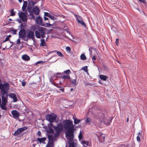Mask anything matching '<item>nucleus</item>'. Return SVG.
I'll use <instances>...</instances> for the list:
<instances>
[{
	"mask_svg": "<svg viewBox=\"0 0 147 147\" xmlns=\"http://www.w3.org/2000/svg\"><path fill=\"white\" fill-rule=\"evenodd\" d=\"M63 127L67 130L65 133V136L72 137L74 136L75 130L73 121L70 120H66L63 122Z\"/></svg>",
	"mask_w": 147,
	"mask_h": 147,
	"instance_id": "obj_1",
	"label": "nucleus"
},
{
	"mask_svg": "<svg viewBox=\"0 0 147 147\" xmlns=\"http://www.w3.org/2000/svg\"><path fill=\"white\" fill-rule=\"evenodd\" d=\"M9 89V84L8 83H4V84L0 83V90L1 91L2 95L5 96L7 94V92Z\"/></svg>",
	"mask_w": 147,
	"mask_h": 147,
	"instance_id": "obj_2",
	"label": "nucleus"
},
{
	"mask_svg": "<svg viewBox=\"0 0 147 147\" xmlns=\"http://www.w3.org/2000/svg\"><path fill=\"white\" fill-rule=\"evenodd\" d=\"M46 29L42 27H39L38 29V31H36L35 34L36 36L38 38L45 37Z\"/></svg>",
	"mask_w": 147,
	"mask_h": 147,
	"instance_id": "obj_3",
	"label": "nucleus"
},
{
	"mask_svg": "<svg viewBox=\"0 0 147 147\" xmlns=\"http://www.w3.org/2000/svg\"><path fill=\"white\" fill-rule=\"evenodd\" d=\"M99 120L101 122L104 123L106 125H108L111 122L112 119H110L106 114H101L99 118Z\"/></svg>",
	"mask_w": 147,
	"mask_h": 147,
	"instance_id": "obj_4",
	"label": "nucleus"
},
{
	"mask_svg": "<svg viewBox=\"0 0 147 147\" xmlns=\"http://www.w3.org/2000/svg\"><path fill=\"white\" fill-rule=\"evenodd\" d=\"M5 97L4 96L2 95L1 98L2 100V104L0 103V106L2 109L6 110L7 108L5 107L6 103L7 102V96L8 95L7 94H5Z\"/></svg>",
	"mask_w": 147,
	"mask_h": 147,
	"instance_id": "obj_5",
	"label": "nucleus"
},
{
	"mask_svg": "<svg viewBox=\"0 0 147 147\" xmlns=\"http://www.w3.org/2000/svg\"><path fill=\"white\" fill-rule=\"evenodd\" d=\"M57 116L54 113L48 114L46 115L47 119L49 122H54L55 121Z\"/></svg>",
	"mask_w": 147,
	"mask_h": 147,
	"instance_id": "obj_6",
	"label": "nucleus"
},
{
	"mask_svg": "<svg viewBox=\"0 0 147 147\" xmlns=\"http://www.w3.org/2000/svg\"><path fill=\"white\" fill-rule=\"evenodd\" d=\"M54 129L56 132V135L57 136H59L60 132L62 130V125L61 123H59L57 124L56 126H55Z\"/></svg>",
	"mask_w": 147,
	"mask_h": 147,
	"instance_id": "obj_7",
	"label": "nucleus"
},
{
	"mask_svg": "<svg viewBox=\"0 0 147 147\" xmlns=\"http://www.w3.org/2000/svg\"><path fill=\"white\" fill-rule=\"evenodd\" d=\"M26 13L23 12L22 11L18 13L20 18L23 22H26L27 20Z\"/></svg>",
	"mask_w": 147,
	"mask_h": 147,
	"instance_id": "obj_8",
	"label": "nucleus"
},
{
	"mask_svg": "<svg viewBox=\"0 0 147 147\" xmlns=\"http://www.w3.org/2000/svg\"><path fill=\"white\" fill-rule=\"evenodd\" d=\"M74 16L76 18L77 21L80 24L85 27H86V25L82 20V18L79 16H78L75 14Z\"/></svg>",
	"mask_w": 147,
	"mask_h": 147,
	"instance_id": "obj_9",
	"label": "nucleus"
},
{
	"mask_svg": "<svg viewBox=\"0 0 147 147\" xmlns=\"http://www.w3.org/2000/svg\"><path fill=\"white\" fill-rule=\"evenodd\" d=\"M66 138L69 141V147H75L74 142H73L74 136H67L66 137Z\"/></svg>",
	"mask_w": 147,
	"mask_h": 147,
	"instance_id": "obj_10",
	"label": "nucleus"
},
{
	"mask_svg": "<svg viewBox=\"0 0 147 147\" xmlns=\"http://www.w3.org/2000/svg\"><path fill=\"white\" fill-rule=\"evenodd\" d=\"M48 138L49 140L47 145L48 146L50 145V146L53 147V140L54 136L50 134L48 136Z\"/></svg>",
	"mask_w": 147,
	"mask_h": 147,
	"instance_id": "obj_11",
	"label": "nucleus"
},
{
	"mask_svg": "<svg viewBox=\"0 0 147 147\" xmlns=\"http://www.w3.org/2000/svg\"><path fill=\"white\" fill-rule=\"evenodd\" d=\"M27 37L29 39H32L33 40L34 39V32L30 30L28 31Z\"/></svg>",
	"mask_w": 147,
	"mask_h": 147,
	"instance_id": "obj_12",
	"label": "nucleus"
},
{
	"mask_svg": "<svg viewBox=\"0 0 147 147\" xmlns=\"http://www.w3.org/2000/svg\"><path fill=\"white\" fill-rule=\"evenodd\" d=\"M26 34L25 30L24 29H21L19 32V38H24Z\"/></svg>",
	"mask_w": 147,
	"mask_h": 147,
	"instance_id": "obj_13",
	"label": "nucleus"
},
{
	"mask_svg": "<svg viewBox=\"0 0 147 147\" xmlns=\"http://www.w3.org/2000/svg\"><path fill=\"white\" fill-rule=\"evenodd\" d=\"M11 114L13 117L15 118H18L20 116V113L16 110H13L11 111Z\"/></svg>",
	"mask_w": 147,
	"mask_h": 147,
	"instance_id": "obj_14",
	"label": "nucleus"
},
{
	"mask_svg": "<svg viewBox=\"0 0 147 147\" xmlns=\"http://www.w3.org/2000/svg\"><path fill=\"white\" fill-rule=\"evenodd\" d=\"M8 96L11 98L13 99V102H16L17 101V99L16 94L15 93H10Z\"/></svg>",
	"mask_w": 147,
	"mask_h": 147,
	"instance_id": "obj_15",
	"label": "nucleus"
},
{
	"mask_svg": "<svg viewBox=\"0 0 147 147\" xmlns=\"http://www.w3.org/2000/svg\"><path fill=\"white\" fill-rule=\"evenodd\" d=\"M40 12V10L37 7H35L33 8L32 9V13L36 15H38Z\"/></svg>",
	"mask_w": 147,
	"mask_h": 147,
	"instance_id": "obj_16",
	"label": "nucleus"
},
{
	"mask_svg": "<svg viewBox=\"0 0 147 147\" xmlns=\"http://www.w3.org/2000/svg\"><path fill=\"white\" fill-rule=\"evenodd\" d=\"M56 52L57 53L59 57H64L63 55L61 52L59 51H51L49 52V54H50L51 53H54Z\"/></svg>",
	"mask_w": 147,
	"mask_h": 147,
	"instance_id": "obj_17",
	"label": "nucleus"
},
{
	"mask_svg": "<svg viewBox=\"0 0 147 147\" xmlns=\"http://www.w3.org/2000/svg\"><path fill=\"white\" fill-rule=\"evenodd\" d=\"M27 2L26 1H24L23 3V5L22 7V9L23 11L27 13L26 8L27 6Z\"/></svg>",
	"mask_w": 147,
	"mask_h": 147,
	"instance_id": "obj_18",
	"label": "nucleus"
},
{
	"mask_svg": "<svg viewBox=\"0 0 147 147\" xmlns=\"http://www.w3.org/2000/svg\"><path fill=\"white\" fill-rule=\"evenodd\" d=\"M36 23L37 24L42 25V20L41 18L40 17H37L36 20Z\"/></svg>",
	"mask_w": 147,
	"mask_h": 147,
	"instance_id": "obj_19",
	"label": "nucleus"
},
{
	"mask_svg": "<svg viewBox=\"0 0 147 147\" xmlns=\"http://www.w3.org/2000/svg\"><path fill=\"white\" fill-rule=\"evenodd\" d=\"M80 142L83 145V146H85L86 145V146H90V144L89 143V142L88 141H85V140H82L80 141Z\"/></svg>",
	"mask_w": 147,
	"mask_h": 147,
	"instance_id": "obj_20",
	"label": "nucleus"
},
{
	"mask_svg": "<svg viewBox=\"0 0 147 147\" xmlns=\"http://www.w3.org/2000/svg\"><path fill=\"white\" fill-rule=\"evenodd\" d=\"M46 139V138L45 137L41 138H38L37 139V140L40 143H42L44 144Z\"/></svg>",
	"mask_w": 147,
	"mask_h": 147,
	"instance_id": "obj_21",
	"label": "nucleus"
},
{
	"mask_svg": "<svg viewBox=\"0 0 147 147\" xmlns=\"http://www.w3.org/2000/svg\"><path fill=\"white\" fill-rule=\"evenodd\" d=\"M27 11L30 13V15H32L34 17V16L32 14V9L31 7H30L28 5L27 7Z\"/></svg>",
	"mask_w": 147,
	"mask_h": 147,
	"instance_id": "obj_22",
	"label": "nucleus"
},
{
	"mask_svg": "<svg viewBox=\"0 0 147 147\" xmlns=\"http://www.w3.org/2000/svg\"><path fill=\"white\" fill-rule=\"evenodd\" d=\"M22 58L25 61H28L30 59L29 57L26 55H23Z\"/></svg>",
	"mask_w": 147,
	"mask_h": 147,
	"instance_id": "obj_23",
	"label": "nucleus"
},
{
	"mask_svg": "<svg viewBox=\"0 0 147 147\" xmlns=\"http://www.w3.org/2000/svg\"><path fill=\"white\" fill-rule=\"evenodd\" d=\"M100 78L102 80H103L104 81H106L107 79L108 78V77L105 75H100Z\"/></svg>",
	"mask_w": 147,
	"mask_h": 147,
	"instance_id": "obj_24",
	"label": "nucleus"
},
{
	"mask_svg": "<svg viewBox=\"0 0 147 147\" xmlns=\"http://www.w3.org/2000/svg\"><path fill=\"white\" fill-rule=\"evenodd\" d=\"M142 132H139L138 133V136L137 137V140L138 142H140V138L142 136Z\"/></svg>",
	"mask_w": 147,
	"mask_h": 147,
	"instance_id": "obj_25",
	"label": "nucleus"
},
{
	"mask_svg": "<svg viewBox=\"0 0 147 147\" xmlns=\"http://www.w3.org/2000/svg\"><path fill=\"white\" fill-rule=\"evenodd\" d=\"M21 133L20 129L18 128L15 131L14 134V135L15 136H17Z\"/></svg>",
	"mask_w": 147,
	"mask_h": 147,
	"instance_id": "obj_26",
	"label": "nucleus"
},
{
	"mask_svg": "<svg viewBox=\"0 0 147 147\" xmlns=\"http://www.w3.org/2000/svg\"><path fill=\"white\" fill-rule=\"evenodd\" d=\"M41 42L40 45L41 46H44L46 45V42L44 39H41L40 40Z\"/></svg>",
	"mask_w": 147,
	"mask_h": 147,
	"instance_id": "obj_27",
	"label": "nucleus"
},
{
	"mask_svg": "<svg viewBox=\"0 0 147 147\" xmlns=\"http://www.w3.org/2000/svg\"><path fill=\"white\" fill-rule=\"evenodd\" d=\"M62 79L65 80V79H71L70 77L69 76L65 75L64 76L61 77Z\"/></svg>",
	"mask_w": 147,
	"mask_h": 147,
	"instance_id": "obj_28",
	"label": "nucleus"
},
{
	"mask_svg": "<svg viewBox=\"0 0 147 147\" xmlns=\"http://www.w3.org/2000/svg\"><path fill=\"white\" fill-rule=\"evenodd\" d=\"M27 127H24L22 128H19V129H20V131L22 133L24 131L26 130L27 129Z\"/></svg>",
	"mask_w": 147,
	"mask_h": 147,
	"instance_id": "obj_29",
	"label": "nucleus"
},
{
	"mask_svg": "<svg viewBox=\"0 0 147 147\" xmlns=\"http://www.w3.org/2000/svg\"><path fill=\"white\" fill-rule=\"evenodd\" d=\"M11 36L10 35H8V36H7L5 38V39L3 41H2V42H4L8 40H9V39L10 38Z\"/></svg>",
	"mask_w": 147,
	"mask_h": 147,
	"instance_id": "obj_30",
	"label": "nucleus"
},
{
	"mask_svg": "<svg viewBox=\"0 0 147 147\" xmlns=\"http://www.w3.org/2000/svg\"><path fill=\"white\" fill-rule=\"evenodd\" d=\"M81 120H79L76 118H75L74 119V123L75 124H78L81 121Z\"/></svg>",
	"mask_w": 147,
	"mask_h": 147,
	"instance_id": "obj_31",
	"label": "nucleus"
},
{
	"mask_svg": "<svg viewBox=\"0 0 147 147\" xmlns=\"http://www.w3.org/2000/svg\"><path fill=\"white\" fill-rule=\"evenodd\" d=\"M72 84L74 85H77V80L76 79H73L72 80H71Z\"/></svg>",
	"mask_w": 147,
	"mask_h": 147,
	"instance_id": "obj_32",
	"label": "nucleus"
},
{
	"mask_svg": "<svg viewBox=\"0 0 147 147\" xmlns=\"http://www.w3.org/2000/svg\"><path fill=\"white\" fill-rule=\"evenodd\" d=\"M80 58L82 60H85L86 58L85 55L83 54H82L80 56Z\"/></svg>",
	"mask_w": 147,
	"mask_h": 147,
	"instance_id": "obj_33",
	"label": "nucleus"
},
{
	"mask_svg": "<svg viewBox=\"0 0 147 147\" xmlns=\"http://www.w3.org/2000/svg\"><path fill=\"white\" fill-rule=\"evenodd\" d=\"M43 26L45 27H51V26H53L52 24H51L49 23H46Z\"/></svg>",
	"mask_w": 147,
	"mask_h": 147,
	"instance_id": "obj_34",
	"label": "nucleus"
},
{
	"mask_svg": "<svg viewBox=\"0 0 147 147\" xmlns=\"http://www.w3.org/2000/svg\"><path fill=\"white\" fill-rule=\"evenodd\" d=\"M65 49L66 51L67 52V53H71V48H70L69 47H67Z\"/></svg>",
	"mask_w": 147,
	"mask_h": 147,
	"instance_id": "obj_35",
	"label": "nucleus"
},
{
	"mask_svg": "<svg viewBox=\"0 0 147 147\" xmlns=\"http://www.w3.org/2000/svg\"><path fill=\"white\" fill-rule=\"evenodd\" d=\"M86 123L88 124H90V119L89 118H87L86 121Z\"/></svg>",
	"mask_w": 147,
	"mask_h": 147,
	"instance_id": "obj_36",
	"label": "nucleus"
},
{
	"mask_svg": "<svg viewBox=\"0 0 147 147\" xmlns=\"http://www.w3.org/2000/svg\"><path fill=\"white\" fill-rule=\"evenodd\" d=\"M82 134L81 133V131H80L79 135L78 136V138H79V140L80 141L82 140Z\"/></svg>",
	"mask_w": 147,
	"mask_h": 147,
	"instance_id": "obj_37",
	"label": "nucleus"
},
{
	"mask_svg": "<svg viewBox=\"0 0 147 147\" xmlns=\"http://www.w3.org/2000/svg\"><path fill=\"white\" fill-rule=\"evenodd\" d=\"M63 72L66 74H69L70 73L71 71L69 69H68L67 70L64 71Z\"/></svg>",
	"mask_w": 147,
	"mask_h": 147,
	"instance_id": "obj_38",
	"label": "nucleus"
},
{
	"mask_svg": "<svg viewBox=\"0 0 147 147\" xmlns=\"http://www.w3.org/2000/svg\"><path fill=\"white\" fill-rule=\"evenodd\" d=\"M31 30H32V31H33L34 32V31L36 29V26H32L31 27Z\"/></svg>",
	"mask_w": 147,
	"mask_h": 147,
	"instance_id": "obj_39",
	"label": "nucleus"
},
{
	"mask_svg": "<svg viewBox=\"0 0 147 147\" xmlns=\"http://www.w3.org/2000/svg\"><path fill=\"white\" fill-rule=\"evenodd\" d=\"M49 18H50L51 19L53 20H54L56 19V18L55 17L51 15H50Z\"/></svg>",
	"mask_w": 147,
	"mask_h": 147,
	"instance_id": "obj_40",
	"label": "nucleus"
},
{
	"mask_svg": "<svg viewBox=\"0 0 147 147\" xmlns=\"http://www.w3.org/2000/svg\"><path fill=\"white\" fill-rule=\"evenodd\" d=\"M15 15V12L13 11V10L12 9L11 12V15L12 16H14Z\"/></svg>",
	"mask_w": 147,
	"mask_h": 147,
	"instance_id": "obj_41",
	"label": "nucleus"
},
{
	"mask_svg": "<svg viewBox=\"0 0 147 147\" xmlns=\"http://www.w3.org/2000/svg\"><path fill=\"white\" fill-rule=\"evenodd\" d=\"M82 69L84 70L85 71H87V66H85L83 67Z\"/></svg>",
	"mask_w": 147,
	"mask_h": 147,
	"instance_id": "obj_42",
	"label": "nucleus"
},
{
	"mask_svg": "<svg viewBox=\"0 0 147 147\" xmlns=\"http://www.w3.org/2000/svg\"><path fill=\"white\" fill-rule=\"evenodd\" d=\"M50 15L48 13H44V16H47L49 17Z\"/></svg>",
	"mask_w": 147,
	"mask_h": 147,
	"instance_id": "obj_43",
	"label": "nucleus"
},
{
	"mask_svg": "<svg viewBox=\"0 0 147 147\" xmlns=\"http://www.w3.org/2000/svg\"><path fill=\"white\" fill-rule=\"evenodd\" d=\"M53 122H50L49 126H50V127L54 128V127H55V126H54L53 124H52Z\"/></svg>",
	"mask_w": 147,
	"mask_h": 147,
	"instance_id": "obj_44",
	"label": "nucleus"
},
{
	"mask_svg": "<svg viewBox=\"0 0 147 147\" xmlns=\"http://www.w3.org/2000/svg\"><path fill=\"white\" fill-rule=\"evenodd\" d=\"M11 32L13 34H16L17 30H11Z\"/></svg>",
	"mask_w": 147,
	"mask_h": 147,
	"instance_id": "obj_45",
	"label": "nucleus"
},
{
	"mask_svg": "<svg viewBox=\"0 0 147 147\" xmlns=\"http://www.w3.org/2000/svg\"><path fill=\"white\" fill-rule=\"evenodd\" d=\"M20 38H18L17 40V43L19 45L20 43Z\"/></svg>",
	"mask_w": 147,
	"mask_h": 147,
	"instance_id": "obj_46",
	"label": "nucleus"
},
{
	"mask_svg": "<svg viewBox=\"0 0 147 147\" xmlns=\"http://www.w3.org/2000/svg\"><path fill=\"white\" fill-rule=\"evenodd\" d=\"M26 84V82L24 80H23L22 82V85L23 86H24Z\"/></svg>",
	"mask_w": 147,
	"mask_h": 147,
	"instance_id": "obj_47",
	"label": "nucleus"
},
{
	"mask_svg": "<svg viewBox=\"0 0 147 147\" xmlns=\"http://www.w3.org/2000/svg\"><path fill=\"white\" fill-rule=\"evenodd\" d=\"M60 74L59 73H58L56 74H55L54 75V76H56V77H59V75Z\"/></svg>",
	"mask_w": 147,
	"mask_h": 147,
	"instance_id": "obj_48",
	"label": "nucleus"
},
{
	"mask_svg": "<svg viewBox=\"0 0 147 147\" xmlns=\"http://www.w3.org/2000/svg\"><path fill=\"white\" fill-rule=\"evenodd\" d=\"M115 43H116V44L117 45H118L119 43V39H118L117 38V39H116Z\"/></svg>",
	"mask_w": 147,
	"mask_h": 147,
	"instance_id": "obj_49",
	"label": "nucleus"
},
{
	"mask_svg": "<svg viewBox=\"0 0 147 147\" xmlns=\"http://www.w3.org/2000/svg\"><path fill=\"white\" fill-rule=\"evenodd\" d=\"M139 1H140L141 2L144 3H145V0H138Z\"/></svg>",
	"mask_w": 147,
	"mask_h": 147,
	"instance_id": "obj_50",
	"label": "nucleus"
},
{
	"mask_svg": "<svg viewBox=\"0 0 147 147\" xmlns=\"http://www.w3.org/2000/svg\"><path fill=\"white\" fill-rule=\"evenodd\" d=\"M104 68L106 70H108V67L104 65Z\"/></svg>",
	"mask_w": 147,
	"mask_h": 147,
	"instance_id": "obj_51",
	"label": "nucleus"
},
{
	"mask_svg": "<svg viewBox=\"0 0 147 147\" xmlns=\"http://www.w3.org/2000/svg\"><path fill=\"white\" fill-rule=\"evenodd\" d=\"M50 82H51V83L53 84L54 85V86H56V84H55V83L54 82H51V80H50Z\"/></svg>",
	"mask_w": 147,
	"mask_h": 147,
	"instance_id": "obj_52",
	"label": "nucleus"
},
{
	"mask_svg": "<svg viewBox=\"0 0 147 147\" xmlns=\"http://www.w3.org/2000/svg\"><path fill=\"white\" fill-rule=\"evenodd\" d=\"M92 60H95L96 59V58L94 56L93 57H92Z\"/></svg>",
	"mask_w": 147,
	"mask_h": 147,
	"instance_id": "obj_53",
	"label": "nucleus"
},
{
	"mask_svg": "<svg viewBox=\"0 0 147 147\" xmlns=\"http://www.w3.org/2000/svg\"><path fill=\"white\" fill-rule=\"evenodd\" d=\"M89 50L90 51V56H91L92 57V51H90V49H89Z\"/></svg>",
	"mask_w": 147,
	"mask_h": 147,
	"instance_id": "obj_54",
	"label": "nucleus"
},
{
	"mask_svg": "<svg viewBox=\"0 0 147 147\" xmlns=\"http://www.w3.org/2000/svg\"><path fill=\"white\" fill-rule=\"evenodd\" d=\"M38 135L39 136H40L41 135V132L40 131H38Z\"/></svg>",
	"mask_w": 147,
	"mask_h": 147,
	"instance_id": "obj_55",
	"label": "nucleus"
},
{
	"mask_svg": "<svg viewBox=\"0 0 147 147\" xmlns=\"http://www.w3.org/2000/svg\"><path fill=\"white\" fill-rule=\"evenodd\" d=\"M24 40L26 41L28 40V39L27 38H26L25 37H24V38H23Z\"/></svg>",
	"mask_w": 147,
	"mask_h": 147,
	"instance_id": "obj_56",
	"label": "nucleus"
},
{
	"mask_svg": "<svg viewBox=\"0 0 147 147\" xmlns=\"http://www.w3.org/2000/svg\"><path fill=\"white\" fill-rule=\"evenodd\" d=\"M17 21L19 23H21V21L19 19H18L17 20Z\"/></svg>",
	"mask_w": 147,
	"mask_h": 147,
	"instance_id": "obj_57",
	"label": "nucleus"
},
{
	"mask_svg": "<svg viewBox=\"0 0 147 147\" xmlns=\"http://www.w3.org/2000/svg\"><path fill=\"white\" fill-rule=\"evenodd\" d=\"M44 19L45 20H48V18L47 17H46L45 16H44Z\"/></svg>",
	"mask_w": 147,
	"mask_h": 147,
	"instance_id": "obj_58",
	"label": "nucleus"
},
{
	"mask_svg": "<svg viewBox=\"0 0 147 147\" xmlns=\"http://www.w3.org/2000/svg\"><path fill=\"white\" fill-rule=\"evenodd\" d=\"M59 90L61 91L62 92H63L64 91V89L61 88L59 89Z\"/></svg>",
	"mask_w": 147,
	"mask_h": 147,
	"instance_id": "obj_59",
	"label": "nucleus"
},
{
	"mask_svg": "<svg viewBox=\"0 0 147 147\" xmlns=\"http://www.w3.org/2000/svg\"><path fill=\"white\" fill-rule=\"evenodd\" d=\"M29 84H36V83L34 82H30L29 83Z\"/></svg>",
	"mask_w": 147,
	"mask_h": 147,
	"instance_id": "obj_60",
	"label": "nucleus"
},
{
	"mask_svg": "<svg viewBox=\"0 0 147 147\" xmlns=\"http://www.w3.org/2000/svg\"><path fill=\"white\" fill-rule=\"evenodd\" d=\"M25 111L27 113H28V111L27 109H25Z\"/></svg>",
	"mask_w": 147,
	"mask_h": 147,
	"instance_id": "obj_61",
	"label": "nucleus"
},
{
	"mask_svg": "<svg viewBox=\"0 0 147 147\" xmlns=\"http://www.w3.org/2000/svg\"><path fill=\"white\" fill-rule=\"evenodd\" d=\"M98 83H99L100 84H102V82H101V81H100V80L99 81H98Z\"/></svg>",
	"mask_w": 147,
	"mask_h": 147,
	"instance_id": "obj_62",
	"label": "nucleus"
},
{
	"mask_svg": "<svg viewBox=\"0 0 147 147\" xmlns=\"http://www.w3.org/2000/svg\"><path fill=\"white\" fill-rule=\"evenodd\" d=\"M56 86L58 88H61V87L60 86H59L56 85Z\"/></svg>",
	"mask_w": 147,
	"mask_h": 147,
	"instance_id": "obj_63",
	"label": "nucleus"
},
{
	"mask_svg": "<svg viewBox=\"0 0 147 147\" xmlns=\"http://www.w3.org/2000/svg\"><path fill=\"white\" fill-rule=\"evenodd\" d=\"M46 147H53L50 146V145L48 146V145L47 144Z\"/></svg>",
	"mask_w": 147,
	"mask_h": 147,
	"instance_id": "obj_64",
	"label": "nucleus"
}]
</instances>
